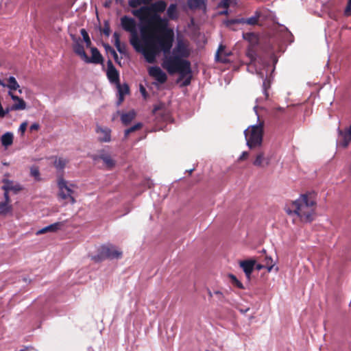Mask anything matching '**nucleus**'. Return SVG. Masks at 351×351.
Wrapping results in <instances>:
<instances>
[{
	"label": "nucleus",
	"mask_w": 351,
	"mask_h": 351,
	"mask_svg": "<svg viewBox=\"0 0 351 351\" xmlns=\"http://www.w3.org/2000/svg\"><path fill=\"white\" fill-rule=\"evenodd\" d=\"M167 3L158 1L149 6H142L139 9L132 10V14L137 17L142 23H147L149 30L156 37V41L163 53L162 66L169 74H179V80L184 79L183 86L191 83V62L186 60L191 54L188 42L182 38H178L175 47L172 49L174 41V33L169 27V20L160 16Z\"/></svg>",
	"instance_id": "obj_1"
},
{
	"label": "nucleus",
	"mask_w": 351,
	"mask_h": 351,
	"mask_svg": "<svg viewBox=\"0 0 351 351\" xmlns=\"http://www.w3.org/2000/svg\"><path fill=\"white\" fill-rule=\"evenodd\" d=\"M121 26L125 32L130 33V43L134 50L141 53L145 61L153 64L156 60L157 56L162 52L156 37L149 30L147 23H143L140 27L141 39L136 29V22L134 19L123 16L121 18Z\"/></svg>",
	"instance_id": "obj_2"
},
{
	"label": "nucleus",
	"mask_w": 351,
	"mask_h": 351,
	"mask_svg": "<svg viewBox=\"0 0 351 351\" xmlns=\"http://www.w3.org/2000/svg\"><path fill=\"white\" fill-rule=\"evenodd\" d=\"M316 201L313 193L302 194L285 206L288 215H296L301 221L310 223L315 216Z\"/></svg>",
	"instance_id": "obj_3"
},
{
	"label": "nucleus",
	"mask_w": 351,
	"mask_h": 351,
	"mask_svg": "<svg viewBox=\"0 0 351 351\" xmlns=\"http://www.w3.org/2000/svg\"><path fill=\"white\" fill-rule=\"evenodd\" d=\"M246 55L250 60V63L247 64V71L252 73H256L260 78L264 80L263 89L265 96L264 99H267L269 96L267 89L269 88V82L267 81V77L270 64L261 58H256V53L252 45L248 47Z\"/></svg>",
	"instance_id": "obj_4"
},
{
	"label": "nucleus",
	"mask_w": 351,
	"mask_h": 351,
	"mask_svg": "<svg viewBox=\"0 0 351 351\" xmlns=\"http://www.w3.org/2000/svg\"><path fill=\"white\" fill-rule=\"evenodd\" d=\"M264 122L259 121L258 124L250 126L244 131L247 145L253 149L260 147L263 141Z\"/></svg>",
	"instance_id": "obj_5"
},
{
	"label": "nucleus",
	"mask_w": 351,
	"mask_h": 351,
	"mask_svg": "<svg viewBox=\"0 0 351 351\" xmlns=\"http://www.w3.org/2000/svg\"><path fill=\"white\" fill-rule=\"evenodd\" d=\"M121 255L122 252L117 247L111 244H107L102 245L99 250L98 254L93 256L92 259L95 262H100L106 258H119Z\"/></svg>",
	"instance_id": "obj_6"
},
{
	"label": "nucleus",
	"mask_w": 351,
	"mask_h": 351,
	"mask_svg": "<svg viewBox=\"0 0 351 351\" xmlns=\"http://www.w3.org/2000/svg\"><path fill=\"white\" fill-rule=\"evenodd\" d=\"M58 196L60 199L67 200L71 204L75 203V199L73 196L74 191L72 189L73 185H69L68 182L62 178L60 177L58 180Z\"/></svg>",
	"instance_id": "obj_7"
},
{
	"label": "nucleus",
	"mask_w": 351,
	"mask_h": 351,
	"mask_svg": "<svg viewBox=\"0 0 351 351\" xmlns=\"http://www.w3.org/2000/svg\"><path fill=\"white\" fill-rule=\"evenodd\" d=\"M149 75L156 81L157 84H165L167 80V75L158 66H149L147 69Z\"/></svg>",
	"instance_id": "obj_8"
},
{
	"label": "nucleus",
	"mask_w": 351,
	"mask_h": 351,
	"mask_svg": "<svg viewBox=\"0 0 351 351\" xmlns=\"http://www.w3.org/2000/svg\"><path fill=\"white\" fill-rule=\"evenodd\" d=\"M95 132L99 142L108 143L111 141V130L109 128L97 125Z\"/></svg>",
	"instance_id": "obj_9"
},
{
	"label": "nucleus",
	"mask_w": 351,
	"mask_h": 351,
	"mask_svg": "<svg viewBox=\"0 0 351 351\" xmlns=\"http://www.w3.org/2000/svg\"><path fill=\"white\" fill-rule=\"evenodd\" d=\"M107 77L109 81L113 84L119 83V74L117 70L114 66L111 60H108L107 62Z\"/></svg>",
	"instance_id": "obj_10"
},
{
	"label": "nucleus",
	"mask_w": 351,
	"mask_h": 351,
	"mask_svg": "<svg viewBox=\"0 0 351 351\" xmlns=\"http://www.w3.org/2000/svg\"><path fill=\"white\" fill-rule=\"evenodd\" d=\"M256 261L253 259L240 261L239 265L243 270L247 280L250 279V276L255 267Z\"/></svg>",
	"instance_id": "obj_11"
},
{
	"label": "nucleus",
	"mask_w": 351,
	"mask_h": 351,
	"mask_svg": "<svg viewBox=\"0 0 351 351\" xmlns=\"http://www.w3.org/2000/svg\"><path fill=\"white\" fill-rule=\"evenodd\" d=\"M351 141V126L347 128L345 131L339 130L338 144L339 146L346 147Z\"/></svg>",
	"instance_id": "obj_12"
},
{
	"label": "nucleus",
	"mask_w": 351,
	"mask_h": 351,
	"mask_svg": "<svg viewBox=\"0 0 351 351\" xmlns=\"http://www.w3.org/2000/svg\"><path fill=\"white\" fill-rule=\"evenodd\" d=\"M8 95L15 102L10 107L11 110H23L26 108V103L22 98L15 95L10 91H8Z\"/></svg>",
	"instance_id": "obj_13"
},
{
	"label": "nucleus",
	"mask_w": 351,
	"mask_h": 351,
	"mask_svg": "<svg viewBox=\"0 0 351 351\" xmlns=\"http://www.w3.org/2000/svg\"><path fill=\"white\" fill-rule=\"evenodd\" d=\"M92 56L89 58L87 56V58L84 59V62L86 63H94L101 64L103 62V58L99 50L96 47L91 48Z\"/></svg>",
	"instance_id": "obj_14"
},
{
	"label": "nucleus",
	"mask_w": 351,
	"mask_h": 351,
	"mask_svg": "<svg viewBox=\"0 0 351 351\" xmlns=\"http://www.w3.org/2000/svg\"><path fill=\"white\" fill-rule=\"evenodd\" d=\"M270 158L265 157L263 152L257 154L255 160L253 162V165L258 167H265L269 165Z\"/></svg>",
	"instance_id": "obj_15"
},
{
	"label": "nucleus",
	"mask_w": 351,
	"mask_h": 351,
	"mask_svg": "<svg viewBox=\"0 0 351 351\" xmlns=\"http://www.w3.org/2000/svg\"><path fill=\"white\" fill-rule=\"evenodd\" d=\"M118 90V101L117 105H120L124 100L125 95L129 93V86L128 84H124L121 85L120 83L116 84Z\"/></svg>",
	"instance_id": "obj_16"
},
{
	"label": "nucleus",
	"mask_w": 351,
	"mask_h": 351,
	"mask_svg": "<svg viewBox=\"0 0 351 351\" xmlns=\"http://www.w3.org/2000/svg\"><path fill=\"white\" fill-rule=\"evenodd\" d=\"M93 159L95 162L98 161L99 160H101L105 164L106 167L109 169L112 168L115 164L111 156L106 154H101L98 156H95Z\"/></svg>",
	"instance_id": "obj_17"
},
{
	"label": "nucleus",
	"mask_w": 351,
	"mask_h": 351,
	"mask_svg": "<svg viewBox=\"0 0 351 351\" xmlns=\"http://www.w3.org/2000/svg\"><path fill=\"white\" fill-rule=\"evenodd\" d=\"M74 52L78 55L83 60L87 58V55L84 51V48L82 40L79 38L76 40L73 47Z\"/></svg>",
	"instance_id": "obj_18"
},
{
	"label": "nucleus",
	"mask_w": 351,
	"mask_h": 351,
	"mask_svg": "<svg viewBox=\"0 0 351 351\" xmlns=\"http://www.w3.org/2000/svg\"><path fill=\"white\" fill-rule=\"evenodd\" d=\"M6 87L9 89V91L13 92L14 90H18L20 94L22 93V90L20 88V86L14 76H10L6 80Z\"/></svg>",
	"instance_id": "obj_19"
},
{
	"label": "nucleus",
	"mask_w": 351,
	"mask_h": 351,
	"mask_svg": "<svg viewBox=\"0 0 351 351\" xmlns=\"http://www.w3.org/2000/svg\"><path fill=\"white\" fill-rule=\"evenodd\" d=\"M258 18H259V14L258 12H256L255 15L254 16H252L250 18H247V19H244V18H242V19H237V20H233V21H230V23H246V24H248V25H256L258 23Z\"/></svg>",
	"instance_id": "obj_20"
},
{
	"label": "nucleus",
	"mask_w": 351,
	"mask_h": 351,
	"mask_svg": "<svg viewBox=\"0 0 351 351\" xmlns=\"http://www.w3.org/2000/svg\"><path fill=\"white\" fill-rule=\"evenodd\" d=\"M3 185L2 186L1 189L3 191H13L15 193L21 190V187L19 184H14L12 181L4 179L3 180Z\"/></svg>",
	"instance_id": "obj_21"
},
{
	"label": "nucleus",
	"mask_w": 351,
	"mask_h": 351,
	"mask_svg": "<svg viewBox=\"0 0 351 351\" xmlns=\"http://www.w3.org/2000/svg\"><path fill=\"white\" fill-rule=\"evenodd\" d=\"M187 4L191 10H206V3L204 0H187Z\"/></svg>",
	"instance_id": "obj_22"
},
{
	"label": "nucleus",
	"mask_w": 351,
	"mask_h": 351,
	"mask_svg": "<svg viewBox=\"0 0 351 351\" xmlns=\"http://www.w3.org/2000/svg\"><path fill=\"white\" fill-rule=\"evenodd\" d=\"M62 225V222L54 223L38 230V234H44L47 232H56L58 230H60Z\"/></svg>",
	"instance_id": "obj_23"
},
{
	"label": "nucleus",
	"mask_w": 351,
	"mask_h": 351,
	"mask_svg": "<svg viewBox=\"0 0 351 351\" xmlns=\"http://www.w3.org/2000/svg\"><path fill=\"white\" fill-rule=\"evenodd\" d=\"M136 113L134 110L123 113L121 116V120L123 124L128 125L135 118Z\"/></svg>",
	"instance_id": "obj_24"
},
{
	"label": "nucleus",
	"mask_w": 351,
	"mask_h": 351,
	"mask_svg": "<svg viewBox=\"0 0 351 351\" xmlns=\"http://www.w3.org/2000/svg\"><path fill=\"white\" fill-rule=\"evenodd\" d=\"M167 14L169 19L176 20L178 17L176 4H171L167 10Z\"/></svg>",
	"instance_id": "obj_25"
},
{
	"label": "nucleus",
	"mask_w": 351,
	"mask_h": 351,
	"mask_svg": "<svg viewBox=\"0 0 351 351\" xmlns=\"http://www.w3.org/2000/svg\"><path fill=\"white\" fill-rule=\"evenodd\" d=\"M68 163V160L62 157L56 158L53 162V165L58 171H62L66 165Z\"/></svg>",
	"instance_id": "obj_26"
},
{
	"label": "nucleus",
	"mask_w": 351,
	"mask_h": 351,
	"mask_svg": "<svg viewBox=\"0 0 351 351\" xmlns=\"http://www.w3.org/2000/svg\"><path fill=\"white\" fill-rule=\"evenodd\" d=\"M13 134L11 132L5 133L1 137V144L4 147H8L13 143Z\"/></svg>",
	"instance_id": "obj_27"
},
{
	"label": "nucleus",
	"mask_w": 351,
	"mask_h": 351,
	"mask_svg": "<svg viewBox=\"0 0 351 351\" xmlns=\"http://www.w3.org/2000/svg\"><path fill=\"white\" fill-rule=\"evenodd\" d=\"M12 210V205L6 202H0V215H6Z\"/></svg>",
	"instance_id": "obj_28"
},
{
	"label": "nucleus",
	"mask_w": 351,
	"mask_h": 351,
	"mask_svg": "<svg viewBox=\"0 0 351 351\" xmlns=\"http://www.w3.org/2000/svg\"><path fill=\"white\" fill-rule=\"evenodd\" d=\"M266 261H267V265H261V264H256L255 263V267H254L256 269V270L260 271L262 269L266 267L268 271H271L272 268H273V267H274V265L272 264V259L271 258H267Z\"/></svg>",
	"instance_id": "obj_29"
},
{
	"label": "nucleus",
	"mask_w": 351,
	"mask_h": 351,
	"mask_svg": "<svg viewBox=\"0 0 351 351\" xmlns=\"http://www.w3.org/2000/svg\"><path fill=\"white\" fill-rule=\"evenodd\" d=\"M243 38H244V39L248 40L251 43V45L256 44L257 41H258L256 35L252 32H248V33L244 34Z\"/></svg>",
	"instance_id": "obj_30"
},
{
	"label": "nucleus",
	"mask_w": 351,
	"mask_h": 351,
	"mask_svg": "<svg viewBox=\"0 0 351 351\" xmlns=\"http://www.w3.org/2000/svg\"><path fill=\"white\" fill-rule=\"evenodd\" d=\"M225 47L221 45H219L218 50L216 53V60L217 61H220L221 62H226L227 59L226 57L222 56L223 51L224 50Z\"/></svg>",
	"instance_id": "obj_31"
},
{
	"label": "nucleus",
	"mask_w": 351,
	"mask_h": 351,
	"mask_svg": "<svg viewBox=\"0 0 351 351\" xmlns=\"http://www.w3.org/2000/svg\"><path fill=\"white\" fill-rule=\"evenodd\" d=\"M80 33L83 37V39L86 43V47H89L91 45V40L90 39L88 34L87 33L85 29H82L80 30Z\"/></svg>",
	"instance_id": "obj_32"
},
{
	"label": "nucleus",
	"mask_w": 351,
	"mask_h": 351,
	"mask_svg": "<svg viewBox=\"0 0 351 351\" xmlns=\"http://www.w3.org/2000/svg\"><path fill=\"white\" fill-rule=\"evenodd\" d=\"M141 127H142V124L141 123H138L135 124L134 125L130 127V128L125 130V136L126 137L129 135V134L141 129Z\"/></svg>",
	"instance_id": "obj_33"
},
{
	"label": "nucleus",
	"mask_w": 351,
	"mask_h": 351,
	"mask_svg": "<svg viewBox=\"0 0 351 351\" xmlns=\"http://www.w3.org/2000/svg\"><path fill=\"white\" fill-rule=\"evenodd\" d=\"M232 283L239 289H243V284L232 274L229 276Z\"/></svg>",
	"instance_id": "obj_34"
},
{
	"label": "nucleus",
	"mask_w": 351,
	"mask_h": 351,
	"mask_svg": "<svg viewBox=\"0 0 351 351\" xmlns=\"http://www.w3.org/2000/svg\"><path fill=\"white\" fill-rule=\"evenodd\" d=\"M106 51H108L109 53H110L112 55L115 62L117 64H121V62L119 60L118 54L117 53L115 50L112 47H111L110 46H108V47H106Z\"/></svg>",
	"instance_id": "obj_35"
},
{
	"label": "nucleus",
	"mask_w": 351,
	"mask_h": 351,
	"mask_svg": "<svg viewBox=\"0 0 351 351\" xmlns=\"http://www.w3.org/2000/svg\"><path fill=\"white\" fill-rule=\"evenodd\" d=\"M30 174L32 176H33L35 180H40V172L39 169L37 167H32L30 169Z\"/></svg>",
	"instance_id": "obj_36"
},
{
	"label": "nucleus",
	"mask_w": 351,
	"mask_h": 351,
	"mask_svg": "<svg viewBox=\"0 0 351 351\" xmlns=\"http://www.w3.org/2000/svg\"><path fill=\"white\" fill-rule=\"evenodd\" d=\"M143 3L142 0H129L128 5L131 8H137Z\"/></svg>",
	"instance_id": "obj_37"
},
{
	"label": "nucleus",
	"mask_w": 351,
	"mask_h": 351,
	"mask_svg": "<svg viewBox=\"0 0 351 351\" xmlns=\"http://www.w3.org/2000/svg\"><path fill=\"white\" fill-rule=\"evenodd\" d=\"M344 14L346 16H351V0H348L346 9L344 10Z\"/></svg>",
	"instance_id": "obj_38"
},
{
	"label": "nucleus",
	"mask_w": 351,
	"mask_h": 351,
	"mask_svg": "<svg viewBox=\"0 0 351 351\" xmlns=\"http://www.w3.org/2000/svg\"><path fill=\"white\" fill-rule=\"evenodd\" d=\"M120 53L125 54L126 53V49L125 45H122L121 43L119 45H114Z\"/></svg>",
	"instance_id": "obj_39"
},
{
	"label": "nucleus",
	"mask_w": 351,
	"mask_h": 351,
	"mask_svg": "<svg viewBox=\"0 0 351 351\" xmlns=\"http://www.w3.org/2000/svg\"><path fill=\"white\" fill-rule=\"evenodd\" d=\"M113 38L114 40V45L117 44L119 45V43H121L120 41V34L115 32L114 34H113Z\"/></svg>",
	"instance_id": "obj_40"
},
{
	"label": "nucleus",
	"mask_w": 351,
	"mask_h": 351,
	"mask_svg": "<svg viewBox=\"0 0 351 351\" xmlns=\"http://www.w3.org/2000/svg\"><path fill=\"white\" fill-rule=\"evenodd\" d=\"M27 122H23L21 124L19 130L21 132L22 134H24L27 129Z\"/></svg>",
	"instance_id": "obj_41"
},
{
	"label": "nucleus",
	"mask_w": 351,
	"mask_h": 351,
	"mask_svg": "<svg viewBox=\"0 0 351 351\" xmlns=\"http://www.w3.org/2000/svg\"><path fill=\"white\" fill-rule=\"evenodd\" d=\"M9 191H4V194H3V196H4V202H8L10 204V196H9V194H8Z\"/></svg>",
	"instance_id": "obj_42"
},
{
	"label": "nucleus",
	"mask_w": 351,
	"mask_h": 351,
	"mask_svg": "<svg viewBox=\"0 0 351 351\" xmlns=\"http://www.w3.org/2000/svg\"><path fill=\"white\" fill-rule=\"evenodd\" d=\"M249 155V153L247 152H243L241 155L240 156V157L239 158V160H245V158H247Z\"/></svg>",
	"instance_id": "obj_43"
},
{
	"label": "nucleus",
	"mask_w": 351,
	"mask_h": 351,
	"mask_svg": "<svg viewBox=\"0 0 351 351\" xmlns=\"http://www.w3.org/2000/svg\"><path fill=\"white\" fill-rule=\"evenodd\" d=\"M214 295H216L219 300H221L223 298V294L219 291H215L213 292Z\"/></svg>",
	"instance_id": "obj_44"
},
{
	"label": "nucleus",
	"mask_w": 351,
	"mask_h": 351,
	"mask_svg": "<svg viewBox=\"0 0 351 351\" xmlns=\"http://www.w3.org/2000/svg\"><path fill=\"white\" fill-rule=\"evenodd\" d=\"M140 91H141V94L143 95V96L144 97H146V90L142 85L140 86Z\"/></svg>",
	"instance_id": "obj_45"
},
{
	"label": "nucleus",
	"mask_w": 351,
	"mask_h": 351,
	"mask_svg": "<svg viewBox=\"0 0 351 351\" xmlns=\"http://www.w3.org/2000/svg\"><path fill=\"white\" fill-rule=\"evenodd\" d=\"M38 128H39V125L38 123H33L30 126V130H37Z\"/></svg>",
	"instance_id": "obj_46"
},
{
	"label": "nucleus",
	"mask_w": 351,
	"mask_h": 351,
	"mask_svg": "<svg viewBox=\"0 0 351 351\" xmlns=\"http://www.w3.org/2000/svg\"><path fill=\"white\" fill-rule=\"evenodd\" d=\"M238 310L243 314L245 313L246 312H247L249 310H250V308H238Z\"/></svg>",
	"instance_id": "obj_47"
},
{
	"label": "nucleus",
	"mask_w": 351,
	"mask_h": 351,
	"mask_svg": "<svg viewBox=\"0 0 351 351\" xmlns=\"http://www.w3.org/2000/svg\"><path fill=\"white\" fill-rule=\"evenodd\" d=\"M104 34L105 35H106L107 36H108L110 35V28L109 27H106L104 28Z\"/></svg>",
	"instance_id": "obj_48"
},
{
	"label": "nucleus",
	"mask_w": 351,
	"mask_h": 351,
	"mask_svg": "<svg viewBox=\"0 0 351 351\" xmlns=\"http://www.w3.org/2000/svg\"><path fill=\"white\" fill-rule=\"evenodd\" d=\"M258 108V104H256L254 107V110L255 111V113L256 114V115L258 116V119H259V116L258 115V112H257V109Z\"/></svg>",
	"instance_id": "obj_49"
},
{
	"label": "nucleus",
	"mask_w": 351,
	"mask_h": 351,
	"mask_svg": "<svg viewBox=\"0 0 351 351\" xmlns=\"http://www.w3.org/2000/svg\"><path fill=\"white\" fill-rule=\"evenodd\" d=\"M0 86L3 87H6V83H5L2 80L0 79Z\"/></svg>",
	"instance_id": "obj_50"
},
{
	"label": "nucleus",
	"mask_w": 351,
	"mask_h": 351,
	"mask_svg": "<svg viewBox=\"0 0 351 351\" xmlns=\"http://www.w3.org/2000/svg\"><path fill=\"white\" fill-rule=\"evenodd\" d=\"M10 111H12V110H10V108H6L5 110H4L5 116L8 113H9V112H10Z\"/></svg>",
	"instance_id": "obj_51"
},
{
	"label": "nucleus",
	"mask_w": 351,
	"mask_h": 351,
	"mask_svg": "<svg viewBox=\"0 0 351 351\" xmlns=\"http://www.w3.org/2000/svg\"><path fill=\"white\" fill-rule=\"evenodd\" d=\"M152 0H142L143 3L144 4H148L149 2H151Z\"/></svg>",
	"instance_id": "obj_52"
},
{
	"label": "nucleus",
	"mask_w": 351,
	"mask_h": 351,
	"mask_svg": "<svg viewBox=\"0 0 351 351\" xmlns=\"http://www.w3.org/2000/svg\"><path fill=\"white\" fill-rule=\"evenodd\" d=\"M208 294L210 297H213V295H214L213 293H212L210 291H208Z\"/></svg>",
	"instance_id": "obj_53"
},
{
	"label": "nucleus",
	"mask_w": 351,
	"mask_h": 351,
	"mask_svg": "<svg viewBox=\"0 0 351 351\" xmlns=\"http://www.w3.org/2000/svg\"><path fill=\"white\" fill-rule=\"evenodd\" d=\"M261 99H262L261 98H257L256 99V103L258 104L261 101Z\"/></svg>",
	"instance_id": "obj_54"
},
{
	"label": "nucleus",
	"mask_w": 351,
	"mask_h": 351,
	"mask_svg": "<svg viewBox=\"0 0 351 351\" xmlns=\"http://www.w3.org/2000/svg\"><path fill=\"white\" fill-rule=\"evenodd\" d=\"M27 349H28V348H25V349H21V350H20L19 351H26Z\"/></svg>",
	"instance_id": "obj_55"
},
{
	"label": "nucleus",
	"mask_w": 351,
	"mask_h": 351,
	"mask_svg": "<svg viewBox=\"0 0 351 351\" xmlns=\"http://www.w3.org/2000/svg\"><path fill=\"white\" fill-rule=\"evenodd\" d=\"M193 171V169H191V170L189 171V173H191Z\"/></svg>",
	"instance_id": "obj_56"
}]
</instances>
